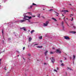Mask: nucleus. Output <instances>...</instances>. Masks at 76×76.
<instances>
[{"label":"nucleus","instance_id":"obj_1","mask_svg":"<svg viewBox=\"0 0 76 76\" xmlns=\"http://www.w3.org/2000/svg\"><path fill=\"white\" fill-rule=\"evenodd\" d=\"M48 23H49V21H46L45 23H43L44 26H47L48 25Z\"/></svg>","mask_w":76,"mask_h":76},{"label":"nucleus","instance_id":"obj_2","mask_svg":"<svg viewBox=\"0 0 76 76\" xmlns=\"http://www.w3.org/2000/svg\"><path fill=\"white\" fill-rule=\"evenodd\" d=\"M23 19H24L25 20H28V22H30V24H32V23H34V22H31V20H29V19H27V18H23Z\"/></svg>","mask_w":76,"mask_h":76},{"label":"nucleus","instance_id":"obj_3","mask_svg":"<svg viewBox=\"0 0 76 76\" xmlns=\"http://www.w3.org/2000/svg\"><path fill=\"white\" fill-rule=\"evenodd\" d=\"M50 59L52 62L53 64H54V62H55V59L54 58L52 57L51 58H50Z\"/></svg>","mask_w":76,"mask_h":76},{"label":"nucleus","instance_id":"obj_4","mask_svg":"<svg viewBox=\"0 0 76 76\" xmlns=\"http://www.w3.org/2000/svg\"><path fill=\"white\" fill-rule=\"evenodd\" d=\"M27 18H28L29 19H32V17L31 16L29 17L28 16H26L24 17L23 18L24 19H27Z\"/></svg>","mask_w":76,"mask_h":76},{"label":"nucleus","instance_id":"obj_5","mask_svg":"<svg viewBox=\"0 0 76 76\" xmlns=\"http://www.w3.org/2000/svg\"><path fill=\"white\" fill-rule=\"evenodd\" d=\"M64 38L65 39H66L67 40H68L69 39H70V38H69V37L68 36H65L64 37Z\"/></svg>","mask_w":76,"mask_h":76},{"label":"nucleus","instance_id":"obj_6","mask_svg":"<svg viewBox=\"0 0 76 76\" xmlns=\"http://www.w3.org/2000/svg\"><path fill=\"white\" fill-rule=\"evenodd\" d=\"M48 53V50H46L45 51V56H47Z\"/></svg>","mask_w":76,"mask_h":76},{"label":"nucleus","instance_id":"obj_7","mask_svg":"<svg viewBox=\"0 0 76 76\" xmlns=\"http://www.w3.org/2000/svg\"><path fill=\"white\" fill-rule=\"evenodd\" d=\"M25 20H26L24 19V20L20 21V23H22L23 22H25V21H26Z\"/></svg>","mask_w":76,"mask_h":76},{"label":"nucleus","instance_id":"obj_8","mask_svg":"<svg viewBox=\"0 0 76 76\" xmlns=\"http://www.w3.org/2000/svg\"><path fill=\"white\" fill-rule=\"evenodd\" d=\"M56 51L57 52V53H61V51L58 49L56 50Z\"/></svg>","mask_w":76,"mask_h":76},{"label":"nucleus","instance_id":"obj_9","mask_svg":"<svg viewBox=\"0 0 76 76\" xmlns=\"http://www.w3.org/2000/svg\"><path fill=\"white\" fill-rule=\"evenodd\" d=\"M32 38H31V37H29L28 38V41H29V42H31V40H32Z\"/></svg>","mask_w":76,"mask_h":76},{"label":"nucleus","instance_id":"obj_10","mask_svg":"<svg viewBox=\"0 0 76 76\" xmlns=\"http://www.w3.org/2000/svg\"><path fill=\"white\" fill-rule=\"evenodd\" d=\"M26 27H23V28H22V29H23L24 31H26Z\"/></svg>","mask_w":76,"mask_h":76},{"label":"nucleus","instance_id":"obj_11","mask_svg":"<svg viewBox=\"0 0 76 76\" xmlns=\"http://www.w3.org/2000/svg\"><path fill=\"white\" fill-rule=\"evenodd\" d=\"M42 46H38L37 47V48H42Z\"/></svg>","mask_w":76,"mask_h":76},{"label":"nucleus","instance_id":"obj_12","mask_svg":"<svg viewBox=\"0 0 76 76\" xmlns=\"http://www.w3.org/2000/svg\"><path fill=\"white\" fill-rule=\"evenodd\" d=\"M66 69H67V70H72L73 71V69H72L71 68H69V67H67L66 68Z\"/></svg>","mask_w":76,"mask_h":76},{"label":"nucleus","instance_id":"obj_13","mask_svg":"<svg viewBox=\"0 0 76 76\" xmlns=\"http://www.w3.org/2000/svg\"><path fill=\"white\" fill-rule=\"evenodd\" d=\"M70 33H71V34H74L76 33V32L75 31H72L70 32Z\"/></svg>","mask_w":76,"mask_h":76},{"label":"nucleus","instance_id":"obj_14","mask_svg":"<svg viewBox=\"0 0 76 76\" xmlns=\"http://www.w3.org/2000/svg\"><path fill=\"white\" fill-rule=\"evenodd\" d=\"M52 19H53V20H54L55 21V22H57V20H56V18H52Z\"/></svg>","mask_w":76,"mask_h":76},{"label":"nucleus","instance_id":"obj_15","mask_svg":"<svg viewBox=\"0 0 76 76\" xmlns=\"http://www.w3.org/2000/svg\"><path fill=\"white\" fill-rule=\"evenodd\" d=\"M64 23V22L63 21H62V23H61V25H62V26L63 28V29H64V26H63Z\"/></svg>","mask_w":76,"mask_h":76},{"label":"nucleus","instance_id":"obj_16","mask_svg":"<svg viewBox=\"0 0 76 76\" xmlns=\"http://www.w3.org/2000/svg\"><path fill=\"white\" fill-rule=\"evenodd\" d=\"M54 12H55V13H56V16H58V15H59V14H58V13L56 12V11H54Z\"/></svg>","mask_w":76,"mask_h":76},{"label":"nucleus","instance_id":"obj_17","mask_svg":"<svg viewBox=\"0 0 76 76\" xmlns=\"http://www.w3.org/2000/svg\"><path fill=\"white\" fill-rule=\"evenodd\" d=\"M62 12H64L65 13H66V12H68V10H63V11H62Z\"/></svg>","mask_w":76,"mask_h":76},{"label":"nucleus","instance_id":"obj_18","mask_svg":"<svg viewBox=\"0 0 76 76\" xmlns=\"http://www.w3.org/2000/svg\"><path fill=\"white\" fill-rule=\"evenodd\" d=\"M35 32V31L34 30H32L31 31V34H32V33H33V32Z\"/></svg>","mask_w":76,"mask_h":76},{"label":"nucleus","instance_id":"obj_19","mask_svg":"<svg viewBox=\"0 0 76 76\" xmlns=\"http://www.w3.org/2000/svg\"><path fill=\"white\" fill-rule=\"evenodd\" d=\"M26 14H28V13H24V14H23V16H26Z\"/></svg>","mask_w":76,"mask_h":76},{"label":"nucleus","instance_id":"obj_20","mask_svg":"<svg viewBox=\"0 0 76 76\" xmlns=\"http://www.w3.org/2000/svg\"><path fill=\"white\" fill-rule=\"evenodd\" d=\"M37 16L38 18H40V14H37Z\"/></svg>","mask_w":76,"mask_h":76},{"label":"nucleus","instance_id":"obj_21","mask_svg":"<svg viewBox=\"0 0 76 76\" xmlns=\"http://www.w3.org/2000/svg\"><path fill=\"white\" fill-rule=\"evenodd\" d=\"M53 10L52 9H51L50 10H49V12H52Z\"/></svg>","mask_w":76,"mask_h":76},{"label":"nucleus","instance_id":"obj_22","mask_svg":"<svg viewBox=\"0 0 76 76\" xmlns=\"http://www.w3.org/2000/svg\"><path fill=\"white\" fill-rule=\"evenodd\" d=\"M27 13H29L30 15L32 16V13L31 12H28Z\"/></svg>","mask_w":76,"mask_h":76},{"label":"nucleus","instance_id":"obj_23","mask_svg":"<svg viewBox=\"0 0 76 76\" xmlns=\"http://www.w3.org/2000/svg\"><path fill=\"white\" fill-rule=\"evenodd\" d=\"M73 60H75V55L73 56Z\"/></svg>","mask_w":76,"mask_h":76},{"label":"nucleus","instance_id":"obj_24","mask_svg":"<svg viewBox=\"0 0 76 76\" xmlns=\"http://www.w3.org/2000/svg\"><path fill=\"white\" fill-rule=\"evenodd\" d=\"M32 5H31L30 6V7H28V9H31V8H32Z\"/></svg>","mask_w":76,"mask_h":76},{"label":"nucleus","instance_id":"obj_25","mask_svg":"<svg viewBox=\"0 0 76 76\" xmlns=\"http://www.w3.org/2000/svg\"><path fill=\"white\" fill-rule=\"evenodd\" d=\"M73 28L74 29H76V27L73 26Z\"/></svg>","mask_w":76,"mask_h":76},{"label":"nucleus","instance_id":"obj_26","mask_svg":"<svg viewBox=\"0 0 76 76\" xmlns=\"http://www.w3.org/2000/svg\"><path fill=\"white\" fill-rule=\"evenodd\" d=\"M64 22H65V23H67V22H66V20H65V17H64Z\"/></svg>","mask_w":76,"mask_h":76},{"label":"nucleus","instance_id":"obj_27","mask_svg":"<svg viewBox=\"0 0 76 76\" xmlns=\"http://www.w3.org/2000/svg\"><path fill=\"white\" fill-rule=\"evenodd\" d=\"M61 65L62 66H64V64L63 63H62L61 64Z\"/></svg>","mask_w":76,"mask_h":76},{"label":"nucleus","instance_id":"obj_28","mask_svg":"<svg viewBox=\"0 0 76 76\" xmlns=\"http://www.w3.org/2000/svg\"><path fill=\"white\" fill-rule=\"evenodd\" d=\"M33 6H36V5H37V4H35L34 3H33Z\"/></svg>","mask_w":76,"mask_h":76},{"label":"nucleus","instance_id":"obj_29","mask_svg":"<svg viewBox=\"0 0 76 76\" xmlns=\"http://www.w3.org/2000/svg\"><path fill=\"white\" fill-rule=\"evenodd\" d=\"M54 72H57V71L56 69H54Z\"/></svg>","mask_w":76,"mask_h":76},{"label":"nucleus","instance_id":"obj_30","mask_svg":"<svg viewBox=\"0 0 76 76\" xmlns=\"http://www.w3.org/2000/svg\"><path fill=\"white\" fill-rule=\"evenodd\" d=\"M70 17H72V16H73V15L71 14L70 15Z\"/></svg>","mask_w":76,"mask_h":76},{"label":"nucleus","instance_id":"obj_31","mask_svg":"<svg viewBox=\"0 0 76 76\" xmlns=\"http://www.w3.org/2000/svg\"><path fill=\"white\" fill-rule=\"evenodd\" d=\"M39 39H42V36H40L39 37Z\"/></svg>","mask_w":76,"mask_h":76},{"label":"nucleus","instance_id":"obj_32","mask_svg":"<svg viewBox=\"0 0 76 76\" xmlns=\"http://www.w3.org/2000/svg\"><path fill=\"white\" fill-rule=\"evenodd\" d=\"M1 59H0V66L1 65Z\"/></svg>","mask_w":76,"mask_h":76},{"label":"nucleus","instance_id":"obj_33","mask_svg":"<svg viewBox=\"0 0 76 76\" xmlns=\"http://www.w3.org/2000/svg\"><path fill=\"white\" fill-rule=\"evenodd\" d=\"M38 45V44H35L34 45V46H35V45Z\"/></svg>","mask_w":76,"mask_h":76},{"label":"nucleus","instance_id":"obj_34","mask_svg":"<svg viewBox=\"0 0 76 76\" xmlns=\"http://www.w3.org/2000/svg\"><path fill=\"white\" fill-rule=\"evenodd\" d=\"M2 35H3V34H4V33H3V30H2Z\"/></svg>","mask_w":76,"mask_h":76},{"label":"nucleus","instance_id":"obj_35","mask_svg":"<svg viewBox=\"0 0 76 76\" xmlns=\"http://www.w3.org/2000/svg\"><path fill=\"white\" fill-rule=\"evenodd\" d=\"M25 47H23V50H25Z\"/></svg>","mask_w":76,"mask_h":76},{"label":"nucleus","instance_id":"obj_36","mask_svg":"<svg viewBox=\"0 0 76 76\" xmlns=\"http://www.w3.org/2000/svg\"><path fill=\"white\" fill-rule=\"evenodd\" d=\"M32 16V17H35V15H31Z\"/></svg>","mask_w":76,"mask_h":76},{"label":"nucleus","instance_id":"obj_37","mask_svg":"<svg viewBox=\"0 0 76 76\" xmlns=\"http://www.w3.org/2000/svg\"><path fill=\"white\" fill-rule=\"evenodd\" d=\"M28 56H31V54H30L29 53L28 54Z\"/></svg>","mask_w":76,"mask_h":76},{"label":"nucleus","instance_id":"obj_38","mask_svg":"<svg viewBox=\"0 0 76 76\" xmlns=\"http://www.w3.org/2000/svg\"><path fill=\"white\" fill-rule=\"evenodd\" d=\"M50 54H53V53L52 52H50Z\"/></svg>","mask_w":76,"mask_h":76},{"label":"nucleus","instance_id":"obj_39","mask_svg":"<svg viewBox=\"0 0 76 76\" xmlns=\"http://www.w3.org/2000/svg\"><path fill=\"white\" fill-rule=\"evenodd\" d=\"M73 20V18H72V20H71V21H72V20Z\"/></svg>","mask_w":76,"mask_h":76},{"label":"nucleus","instance_id":"obj_40","mask_svg":"<svg viewBox=\"0 0 76 76\" xmlns=\"http://www.w3.org/2000/svg\"><path fill=\"white\" fill-rule=\"evenodd\" d=\"M44 65H47V64L46 63H44Z\"/></svg>","mask_w":76,"mask_h":76},{"label":"nucleus","instance_id":"obj_41","mask_svg":"<svg viewBox=\"0 0 76 76\" xmlns=\"http://www.w3.org/2000/svg\"><path fill=\"white\" fill-rule=\"evenodd\" d=\"M53 50H55V48H54V47H53L52 48Z\"/></svg>","mask_w":76,"mask_h":76},{"label":"nucleus","instance_id":"obj_42","mask_svg":"<svg viewBox=\"0 0 76 76\" xmlns=\"http://www.w3.org/2000/svg\"><path fill=\"white\" fill-rule=\"evenodd\" d=\"M57 70H59L58 68L57 67Z\"/></svg>","mask_w":76,"mask_h":76},{"label":"nucleus","instance_id":"obj_43","mask_svg":"<svg viewBox=\"0 0 76 76\" xmlns=\"http://www.w3.org/2000/svg\"><path fill=\"white\" fill-rule=\"evenodd\" d=\"M9 39V40L10 41V38H9V39Z\"/></svg>","mask_w":76,"mask_h":76},{"label":"nucleus","instance_id":"obj_44","mask_svg":"<svg viewBox=\"0 0 76 76\" xmlns=\"http://www.w3.org/2000/svg\"><path fill=\"white\" fill-rule=\"evenodd\" d=\"M60 61L61 63H62V62H63V61H62V60H61Z\"/></svg>","mask_w":76,"mask_h":76},{"label":"nucleus","instance_id":"obj_45","mask_svg":"<svg viewBox=\"0 0 76 76\" xmlns=\"http://www.w3.org/2000/svg\"><path fill=\"white\" fill-rule=\"evenodd\" d=\"M42 17L43 19H44V16H42Z\"/></svg>","mask_w":76,"mask_h":76},{"label":"nucleus","instance_id":"obj_46","mask_svg":"<svg viewBox=\"0 0 76 76\" xmlns=\"http://www.w3.org/2000/svg\"><path fill=\"white\" fill-rule=\"evenodd\" d=\"M65 60H67V58H65Z\"/></svg>","mask_w":76,"mask_h":76},{"label":"nucleus","instance_id":"obj_47","mask_svg":"<svg viewBox=\"0 0 76 76\" xmlns=\"http://www.w3.org/2000/svg\"><path fill=\"white\" fill-rule=\"evenodd\" d=\"M2 42L3 43H4V41H3V40L2 41Z\"/></svg>","mask_w":76,"mask_h":76},{"label":"nucleus","instance_id":"obj_48","mask_svg":"<svg viewBox=\"0 0 76 76\" xmlns=\"http://www.w3.org/2000/svg\"><path fill=\"white\" fill-rule=\"evenodd\" d=\"M65 56H67V54H65Z\"/></svg>","mask_w":76,"mask_h":76},{"label":"nucleus","instance_id":"obj_49","mask_svg":"<svg viewBox=\"0 0 76 76\" xmlns=\"http://www.w3.org/2000/svg\"><path fill=\"white\" fill-rule=\"evenodd\" d=\"M44 6H43V5H42L41 6V7H43Z\"/></svg>","mask_w":76,"mask_h":76},{"label":"nucleus","instance_id":"obj_50","mask_svg":"<svg viewBox=\"0 0 76 76\" xmlns=\"http://www.w3.org/2000/svg\"><path fill=\"white\" fill-rule=\"evenodd\" d=\"M28 47H29V45H28Z\"/></svg>","mask_w":76,"mask_h":76},{"label":"nucleus","instance_id":"obj_51","mask_svg":"<svg viewBox=\"0 0 76 76\" xmlns=\"http://www.w3.org/2000/svg\"><path fill=\"white\" fill-rule=\"evenodd\" d=\"M4 69L5 70H6V69L5 68Z\"/></svg>","mask_w":76,"mask_h":76},{"label":"nucleus","instance_id":"obj_52","mask_svg":"<svg viewBox=\"0 0 76 76\" xmlns=\"http://www.w3.org/2000/svg\"><path fill=\"white\" fill-rule=\"evenodd\" d=\"M62 16H64V15L62 14Z\"/></svg>","mask_w":76,"mask_h":76},{"label":"nucleus","instance_id":"obj_53","mask_svg":"<svg viewBox=\"0 0 76 76\" xmlns=\"http://www.w3.org/2000/svg\"><path fill=\"white\" fill-rule=\"evenodd\" d=\"M69 5H70V6H72V4H69Z\"/></svg>","mask_w":76,"mask_h":76},{"label":"nucleus","instance_id":"obj_54","mask_svg":"<svg viewBox=\"0 0 76 76\" xmlns=\"http://www.w3.org/2000/svg\"><path fill=\"white\" fill-rule=\"evenodd\" d=\"M29 32H30V30H28Z\"/></svg>","mask_w":76,"mask_h":76},{"label":"nucleus","instance_id":"obj_55","mask_svg":"<svg viewBox=\"0 0 76 76\" xmlns=\"http://www.w3.org/2000/svg\"><path fill=\"white\" fill-rule=\"evenodd\" d=\"M17 56H18V57H19V55H18Z\"/></svg>","mask_w":76,"mask_h":76},{"label":"nucleus","instance_id":"obj_56","mask_svg":"<svg viewBox=\"0 0 76 76\" xmlns=\"http://www.w3.org/2000/svg\"><path fill=\"white\" fill-rule=\"evenodd\" d=\"M43 10H45L44 9H43Z\"/></svg>","mask_w":76,"mask_h":76},{"label":"nucleus","instance_id":"obj_57","mask_svg":"<svg viewBox=\"0 0 76 76\" xmlns=\"http://www.w3.org/2000/svg\"><path fill=\"white\" fill-rule=\"evenodd\" d=\"M57 25H58V24H57Z\"/></svg>","mask_w":76,"mask_h":76},{"label":"nucleus","instance_id":"obj_58","mask_svg":"<svg viewBox=\"0 0 76 76\" xmlns=\"http://www.w3.org/2000/svg\"><path fill=\"white\" fill-rule=\"evenodd\" d=\"M0 7H1V5H0Z\"/></svg>","mask_w":76,"mask_h":76},{"label":"nucleus","instance_id":"obj_59","mask_svg":"<svg viewBox=\"0 0 76 76\" xmlns=\"http://www.w3.org/2000/svg\"><path fill=\"white\" fill-rule=\"evenodd\" d=\"M66 19H68V18H66Z\"/></svg>","mask_w":76,"mask_h":76},{"label":"nucleus","instance_id":"obj_60","mask_svg":"<svg viewBox=\"0 0 76 76\" xmlns=\"http://www.w3.org/2000/svg\"><path fill=\"white\" fill-rule=\"evenodd\" d=\"M73 64H74V62H73Z\"/></svg>","mask_w":76,"mask_h":76},{"label":"nucleus","instance_id":"obj_61","mask_svg":"<svg viewBox=\"0 0 76 76\" xmlns=\"http://www.w3.org/2000/svg\"><path fill=\"white\" fill-rule=\"evenodd\" d=\"M59 19L60 20V18H59Z\"/></svg>","mask_w":76,"mask_h":76},{"label":"nucleus","instance_id":"obj_62","mask_svg":"<svg viewBox=\"0 0 76 76\" xmlns=\"http://www.w3.org/2000/svg\"><path fill=\"white\" fill-rule=\"evenodd\" d=\"M23 59H24V58H23Z\"/></svg>","mask_w":76,"mask_h":76}]
</instances>
